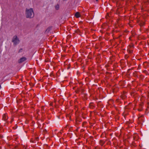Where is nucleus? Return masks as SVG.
Masks as SVG:
<instances>
[{"label": "nucleus", "instance_id": "nucleus-10", "mask_svg": "<svg viewBox=\"0 0 149 149\" xmlns=\"http://www.w3.org/2000/svg\"><path fill=\"white\" fill-rule=\"evenodd\" d=\"M144 24V23L143 22H142L141 23H140V26H143Z\"/></svg>", "mask_w": 149, "mask_h": 149}, {"label": "nucleus", "instance_id": "nucleus-14", "mask_svg": "<svg viewBox=\"0 0 149 149\" xmlns=\"http://www.w3.org/2000/svg\"><path fill=\"white\" fill-rule=\"evenodd\" d=\"M138 111H141V110H142V109H138Z\"/></svg>", "mask_w": 149, "mask_h": 149}, {"label": "nucleus", "instance_id": "nucleus-16", "mask_svg": "<svg viewBox=\"0 0 149 149\" xmlns=\"http://www.w3.org/2000/svg\"><path fill=\"white\" fill-rule=\"evenodd\" d=\"M78 31H79V30L78 31H77L76 32L77 33H78Z\"/></svg>", "mask_w": 149, "mask_h": 149}, {"label": "nucleus", "instance_id": "nucleus-19", "mask_svg": "<svg viewBox=\"0 0 149 149\" xmlns=\"http://www.w3.org/2000/svg\"><path fill=\"white\" fill-rule=\"evenodd\" d=\"M13 128H14V129H16V127H15V128L13 127Z\"/></svg>", "mask_w": 149, "mask_h": 149}, {"label": "nucleus", "instance_id": "nucleus-12", "mask_svg": "<svg viewBox=\"0 0 149 149\" xmlns=\"http://www.w3.org/2000/svg\"><path fill=\"white\" fill-rule=\"evenodd\" d=\"M22 49H20L19 50V52H22Z\"/></svg>", "mask_w": 149, "mask_h": 149}, {"label": "nucleus", "instance_id": "nucleus-3", "mask_svg": "<svg viewBox=\"0 0 149 149\" xmlns=\"http://www.w3.org/2000/svg\"><path fill=\"white\" fill-rule=\"evenodd\" d=\"M27 59L25 57H22L18 61V62L19 63H21L23 62L24 61Z\"/></svg>", "mask_w": 149, "mask_h": 149}, {"label": "nucleus", "instance_id": "nucleus-5", "mask_svg": "<svg viewBox=\"0 0 149 149\" xmlns=\"http://www.w3.org/2000/svg\"><path fill=\"white\" fill-rule=\"evenodd\" d=\"M143 116H141L140 117L138 118V120L139 121L140 124H142L141 122H143V120L142 118Z\"/></svg>", "mask_w": 149, "mask_h": 149}, {"label": "nucleus", "instance_id": "nucleus-1", "mask_svg": "<svg viewBox=\"0 0 149 149\" xmlns=\"http://www.w3.org/2000/svg\"><path fill=\"white\" fill-rule=\"evenodd\" d=\"M25 16L26 18H32L34 17V13L33 9L26 8L25 10Z\"/></svg>", "mask_w": 149, "mask_h": 149}, {"label": "nucleus", "instance_id": "nucleus-11", "mask_svg": "<svg viewBox=\"0 0 149 149\" xmlns=\"http://www.w3.org/2000/svg\"><path fill=\"white\" fill-rule=\"evenodd\" d=\"M129 52L130 53H132L133 52V51L132 50H129Z\"/></svg>", "mask_w": 149, "mask_h": 149}, {"label": "nucleus", "instance_id": "nucleus-18", "mask_svg": "<svg viewBox=\"0 0 149 149\" xmlns=\"http://www.w3.org/2000/svg\"><path fill=\"white\" fill-rule=\"evenodd\" d=\"M1 88V86L0 85V89Z\"/></svg>", "mask_w": 149, "mask_h": 149}, {"label": "nucleus", "instance_id": "nucleus-8", "mask_svg": "<svg viewBox=\"0 0 149 149\" xmlns=\"http://www.w3.org/2000/svg\"><path fill=\"white\" fill-rule=\"evenodd\" d=\"M51 29V28L50 27L48 28L45 31V32L48 33V32Z\"/></svg>", "mask_w": 149, "mask_h": 149}, {"label": "nucleus", "instance_id": "nucleus-7", "mask_svg": "<svg viewBox=\"0 0 149 149\" xmlns=\"http://www.w3.org/2000/svg\"><path fill=\"white\" fill-rule=\"evenodd\" d=\"M100 145L101 146H103V145L104 144V141H102V140H101L100 141Z\"/></svg>", "mask_w": 149, "mask_h": 149}, {"label": "nucleus", "instance_id": "nucleus-20", "mask_svg": "<svg viewBox=\"0 0 149 149\" xmlns=\"http://www.w3.org/2000/svg\"><path fill=\"white\" fill-rule=\"evenodd\" d=\"M13 128H14V129H16V127H15V128L13 127Z\"/></svg>", "mask_w": 149, "mask_h": 149}, {"label": "nucleus", "instance_id": "nucleus-6", "mask_svg": "<svg viewBox=\"0 0 149 149\" xmlns=\"http://www.w3.org/2000/svg\"><path fill=\"white\" fill-rule=\"evenodd\" d=\"M80 14L79 12H77L75 15V17H76L77 18H78L80 17Z\"/></svg>", "mask_w": 149, "mask_h": 149}, {"label": "nucleus", "instance_id": "nucleus-9", "mask_svg": "<svg viewBox=\"0 0 149 149\" xmlns=\"http://www.w3.org/2000/svg\"><path fill=\"white\" fill-rule=\"evenodd\" d=\"M59 6L58 5H57L55 6V8L56 10H58L59 8Z\"/></svg>", "mask_w": 149, "mask_h": 149}, {"label": "nucleus", "instance_id": "nucleus-4", "mask_svg": "<svg viewBox=\"0 0 149 149\" xmlns=\"http://www.w3.org/2000/svg\"><path fill=\"white\" fill-rule=\"evenodd\" d=\"M8 119V116H6V114H4L3 116V120L5 121H6Z\"/></svg>", "mask_w": 149, "mask_h": 149}, {"label": "nucleus", "instance_id": "nucleus-15", "mask_svg": "<svg viewBox=\"0 0 149 149\" xmlns=\"http://www.w3.org/2000/svg\"><path fill=\"white\" fill-rule=\"evenodd\" d=\"M128 57V56H127V55H125V58H126V57Z\"/></svg>", "mask_w": 149, "mask_h": 149}, {"label": "nucleus", "instance_id": "nucleus-2", "mask_svg": "<svg viewBox=\"0 0 149 149\" xmlns=\"http://www.w3.org/2000/svg\"><path fill=\"white\" fill-rule=\"evenodd\" d=\"M12 42L15 45H17L19 43V40L16 36H14L12 40Z\"/></svg>", "mask_w": 149, "mask_h": 149}, {"label": "nucleus", "instance_id": "nucleus-21", "mask_svg": "<svg viewBox=\"0 0 149 149\" xmlns=\"http://www.w3.org/2000/svg\"><path fill=\"white\" fill-rule=\"evenodd\" d=\"M96 1H97L98 0H95Z\"/></svg>", "mask_w": 149, "mask_h": 149}, {"label": "nucleus", "instance_id": "nucleus-17", "mask_svg": "<svg viewBox=\"0 0 149 149\" xmlns=\"http://www.w3.org/2000/svg\"><path fill=\"white\" fill-rule=\"evenodd\" d=\"M124 98H125V97H122V98L123 99H124Z\"/></svg>", "mask_w": 149, "mask_h": 149}, {"label": "nucleus", "instance_id": "nucleus-13", "mask_svg": "<svg viewBox=\"0 0 149 149\" xmlns=\"http://www.w3.org/2000/svg\"><path fill=\"white\" fill-rule=\"evenodd\" d=\"M3 137V136L2 135H0V138H2Z\"/></svg>", "mask_w": 149, "mask_h": 149}]
</instances>
